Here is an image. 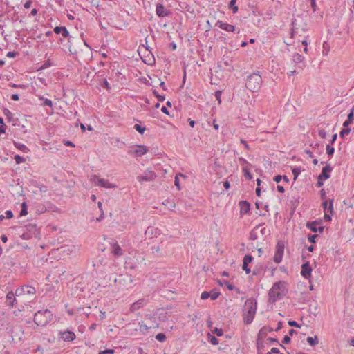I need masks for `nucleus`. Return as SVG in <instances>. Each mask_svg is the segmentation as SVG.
<instances>
[{
  "mask_svg": "<svg viewBox=\"0 0 354 354\" xmlns=\"http://www.w3.org/2000/svg\"><path fill=\"white\" fill-rule=\"evenodd\" d=\"M326 153L328 156L331 157L333 156L335 152V148L332 147L330 145H327L326 147Z\"/></svg>",
  "mask_w": 354,
  "mask_h": 354,
  "instance_id": "ea45409f",
  "label": "nucleus"
},
{
  "mask_svg": "<svg viewBox=\"0 0 354 354\" xmlns=\"http://www.w3.org/2000/svg\"><path fill=\"white\" fill-rule=\"evenodd\" d=\"M267 341L270 342V343H277V344H279L281 347H282L283 348H286L284 346H283L281 344H280L278 341V339L277 338H274V337H268L267 339Z\"/></svg>",
  "mask_w": 354,
  "mask_h": 354,
  "instance_id": "8fccbe9b",
  "label": "nucleus"
},
{
  "mask_svg": "<svg viewBox=\"0 0 354 354\" xmlns=\"http://www.w3.org/2000/svg\"><path fill=\"white\" fill-rule=\"evenodd\" d=\"M318 135L322 139H325L327 136V133L324 129H319Z\"/></svg>",
  "mask_w": 354,
  "mask_h": 354,
  "instance_id": "3c124183",
  "label": "nucleus"
},
{
  "mask_svg": "<svg viewBox=\"0 0 354 354\" xmlns=\"http://www.w3.org/2000/svg\"><path fill=\"white\" fill-rule=\"evenodd\" d=\"M179 176L183 177V178H185V176L184 174H180V173H178V174H177L176 175L175 180H174V184L176 186L178 190H180L181 189V187L180 185V181H179V178H178Z\"/></svg>",
  "mask_w": 354,
  "mask_h": 354,
  "instance_id": "c9c22d12",
  "label": "nucleus"
},
{
  "mask_svg": "<svg viewBox=\"0 0 354 354\" xmlns=\"http://www.w3.org/2000/svg\"><path fill=\"white\" fill-rule=\"evenodd\" d=\"M332 171L333 167L329 164H327L322 168V172L318 176L327 180L330 177V173Z\"/></svg>",
  "mask_w": 354,
  "mask_h": 354,
  "instance_id": "aec40b11",
  "label": "nucleus"
},
{
  "mask_svg": "<svg viewBox=\"0 0 354 354\" xmlns=\"http://www.w3.org/2000/svg\"><path fill=\"white\" fill-rule=\"evenodd\" d=\"M36 294V289L35 287L30 285H24L17 288L15 290L16 296H21L23 295H34Z\"/></svg>",
  "mask_w": 354,
  "mask_h": 354,
  "instance_id": "6e6552de",
  "label": "nucleus"
},
{
  "mask_svg": "<svg viewBox=\"0 0 354 354\" xmlns=\"http://www.w3.org/2000/svg\"><path fill=\"white\" fill-rule=\"evenodd\" d=\"M209 297L212 300L216 299L221 294L219 292L216 291V290H212L211 292H209Z\"/></svg>",
  "mask_w": 354,
  "mask_h": 354,
  "instance_id": "a19ab883",
  "label": "nucleus"
},
{
  "mask_svg": "<svg viewBox=\"0 0 354 354\" xmlns=\"http://www.w3.org/2000/svg\"><path fill=\"white\" fill-rule=\"evenodd\" d=\"M3 113L9 122L13 120V114L8 109H6L3 111Z\"/></svg>",
  "mask_w": 354,
  "mask_h": 354,
  "instance_id": "79ce46f5",
  "label": "nucleus"
},
{
  "mask_svg": "<svg viewBox=\"0 0 354 354\" xmlns=\"http://www.w3.org/2000/svg\"><path fill=\"white\" fill-rule=\"evenodd\" d=\"M323 48H324L323 54L327 55L328 52L329 51V46L327 42H324L323 44Z\"/></svg>",
  "mask_w": 354,
  "mask_h": 354,
  "instance_id": "052dcab7",
  "label": "nucleus"
},
{
  "mask_svg": "<svg viewBox=\"0 0 354 354\" xmlns=\"http://www.w3.org/2000/svg\"><path fill=\"white\" fill-rule=\"evenodd\" d=\"M240 214L244 215L248 213L250 210V204L247 201H241L239 202Z\"/></svg>",
  "mask_w": 354,
  "mask_h": 354,
  "instance_id": "412c9836",
  "label": "nucleus"
},
{
  "mask_svg": "<svg viewBox=\"0 0 354 354\" xmlns=\"http://www.w3.org/2000/svg\"><path fill=\"white\" fill-rule=\"evenodd\" d=\"M13 144L17 149H18L19 150L21 151L24 153H28L29 151V149L23 143L14 141Z\"/></svg>",
  "mask_w": 354,
  "mask_h": 354,
  "instance_id": "c85d7f7f",
  "label": "nucleus"
},
{
  "mask_svg": "<svg viewBox=\"0 0 354 354\" xmlns=\"http://www.w3.org/2000/svg\"><path fill=\"white\" fill-rule=\"evenodd\" d=\"M317 238V234H314V235H310L308 238L309 242L312 243H315L316 242V239Z\"/></svg>",
  "mask_w": 354,
  "mask_h": 354,
  "instance_id": "13d9d810",
  "label": "nucleus"
},
{
  "mask_svg": "<svg viewBox=\"0 0 354 354\" xmlns=\"http://www.w3.org/2000/svg\"><path fill=\"white\" fill-rule=\"evenodd\" d=\"M350 132H351L350 128L344 127L340 131V133H339L340 137L344 138L346 135H348V133H350Z\"/></svg>",
  "mask_w": 354,
  "mask_h": 354,
  "instance_id": "c03bdc74",
  "label": "nucleus"
},
{
  "mask_svg": "<svg viewBox=\"0 0 354 354\" xmlns=\"http://www.w3.org/2000/svg\"><path fill=\"white\" fill-rule=\"evenodd\" d=\"M253 260V257L250 254H246L243 257L242 268L245 271L247 274L251 272L250 268L248 267V264L250 263Z\"/></svg>",
  "mask_w": 354,
  "mask_h": 354,
  "instance_id": "a211bd4d",
  "label": "nucleus"
},
{
  "mask_svg": "<svg viewBox=\"0 0 354 354\" xmlns=\"http://www.w3.org/2000/svg\"><path fill=\"white\" fill-rule=\"evenodd\" d=\"M58 337L64 342H73L76 338L75 334L71 330L59 331Z\"/></svg>",
  "mask_w": 354,
  "mask_h": 354,
  "instance_id": "f8f14e48",
  "label": "nucleus"
},
{
  "mask_svg": "<svg viewBox=\"0 0 354 354\" xmlns=\"http://www.w3.org/2000/svg\"><path fill=\"white\" fill-rule=\"evenodd\" d=\"M148 303V299L142 298L140 299L137 300L136 301L133 302L130 307V311L131 313H135L138 310L142 308V307L145 306Z\"/></svg>",
  "mask_w": 354,
  "mask_h": 354,
  "instance_id": "ddd939ff",
  "label": "nucleus"
},
{
  "mask_svg": "<svg viewBox=\"0 0 354 354\" xmlns=\"http://www.w3.org/2000/svg\"><path fill=\"white\" fill-rule=\"evenodd\" d=\"M243 171L244 172V176H245V178L248 179V180H251L252 179V174L250 173V171L246 168V167H244L243 169Z\"/></svg>",
  "mask_w": 354,
  "mask_h": 354,
  "instance_id": "49530a36",
  "label": "nucleus"
},
{
  "mask_svg": "<svg viewBox=\"0 0 354 354\" xmlns=\"http://www.w3.org/2000/svg\"><path fill=\"white\" fill-rule=\"evenodd\" d=\"M42 105L44 106L52 107L53 102H52V101L46 98V99L44 100V102H42Z\"/></svg>",
  "mask_w": 354,
  "mask_h": 354,
  "instance_id": "603ef678",
  "label": "nucleus"
},
{
  "mask_svg": "<svg viewBox=\"0 0 354 354\" xmlns=\"http://www.w3.org/2000/svg\"><path fill=\"white\" fill-rule=\"evenodd\" d=\"M53 317L50 310H39L35 313L34 322L39 326H45L52 321Z\"/></svg>",
  "mask_w": 354,
  "mask_h": 354,
  "instance_id": "20e7f679",
  "label": "nucleus"
},
{
  "mask_svg": "<svg viewBox=\"0 0 354 354\" xmlns=\"http://www.w3.org/2000/svg\"><path fill=\"white\" fill-rule=\"evenodd\" d=\"M306 227L313 232H319L322 233L324 231V227L319 225V223L316 221L313 222H308Z\"/></svg>",
  "mask_w": 354,
  "mask_h": 354,
  "instance_id": "dca6fc26",
  "label": "nucleus"
},
{
  "mask_svg": "<svg viewBox=\"0 0 354 354\" xmlns=\"http://www.w3.org/2000/svg\"><path fill=\"white\" fill-rule=\"evenodd\" d=\"M153 93L157 97V98L158 99V100L160 102H163L165 100V96L158 94V93L157 92V90H153Z\"/></svg>",
  "mask_w": 354,
  "mask_h": 354,
  "instance_id": "5fc2aeb1",
  "label": "nucleus"
},
{
  "mask_svg": "<svg viewBox=\"0 0 354 354\" xmlns=\"http://www.w3.org/2000/svg\"><path fill=\"white\" fill-rule=\"evenodd\" d=\"M24 227L25 232L23 234V239H28L39 234V229L35 223H28Z\"/></svg>",
  "mask_w": 354,
  "mask_h": 354,
  "instance_id": "423d86ee",
  "label": "nucleus"
},
{
  "mask_svg": "<svg viewBox=\"0 0 354 354\" xmlns=\"http://www.w3.org/2000/svg\"><path fill=\"white\" fill-rule=\"evenodd\" d=\"M288 323L289 326H293V327H296V328H300V326L299 325V324L296 321L290 320V321H288Z\"/></svg>",
  "mask_w": 354,
  "mask_h": 354,
  "instance_id": "bf43d9fd",
  "label": "nucleus"
},
{
  "mask_svg": "<svg viewBox=\"0 0 354 354\" xmlns=\"http://www.w3.org/2000/svg\"><path fill=\"white\" fill-rule=\"evenodd\" d=\"M312 268L309 261H306L301 266V275L306 279L311 277Z\"/></svg>",
  "mask_w": 354,
  "mask_h": 354,
  "instance_id": "4468645a",
  "label": "nucleus"
},
{
  "mask_svg": "<svg viewBox=\"0 0 354 354\" xmlns=\"http://www.w3.org/2000/svg\"><path fill=\"white\" fill-rule=\"evenodd\" d=\"M15 292L14 293L12 291H10L6 295V299L9 301V306L10 307H14L16 302V298L15 297Z\"/></svg>",
  "mask_w": 354,
  "mask_h": 354,
  "instance_id": "a878e982",
  "label": "nucleus"
},
{
  "mask_svg": "<svg viewBox=\"0 0 354 354\" xmlns=\"http://www.w3.org/2000/svg\"><path fill=\"white\" fill-rule=\"evenodd\" d=\"M216 26H218L220 28L227 31V32H236V28L234 26L224 23L222 21L218 20L216 23Z\"/></svg>",
  "mask_w": 354,
  "mask_h": 354,
  "instance_id": "2eb2a0df",
  "label": "nucleus"
},
{
  "mask_svg": "<svg viewBox=\"0 0 354 354\" xmlns=\"http://www.w3.org/2000/svg\"><path fill=\"white\" fill-rule=\"evenodd\" d=\"M284 252V243L283 241H278L276 245L274 261L276 263L281 262Z\"/></svg>",
  "mask_w": 354,
  "mask_h": 354,
  "instance_id": "9d476101",
  "label": "nucleus"
},
{
  "mask_svg": "<svg viewBox=\"0 0 354 354\" xmlns=\"http://www.w3.org/2000/svg\"><path fill=\"white\" fill-rule=\"evenodd\" d=\"M156 339L160 342H164L166 340V335L165 333H160L156 335Z\"/></svg>",
  "mask_w": 354,
  "mask_h": 354,
  "instance_id": "37998d69",
  "label": "nucleus"
},
{
  "mask_svg": "<svg viewBox=\"0 0 354 354\" xmlns=\"http://www.w3.org/2000/svg\"><path fill=\"white\" fill-rule=\"evenodd\" d=\"M260 233L262 236H266L268 234H270L269 230H268L266 227H263L260 230Z\"/></svg>",
  "mask_w": 354,
  "mask_h": 354,
  "instance_id": "680f3d73",
  "label": "nucleus"
},
{
  "mask_svg": "<svg viewBox=\"0 0 354 354\" xmlns=\"http://www.w3.org/2000/svg\"><path fill=\"white\" fill-rule=\"evenodd\" d=\"M145 84L147 86H151L153 88H158L165 84V82L161 81L157 76L150 77L148 76L147 79L145 80Z\"/></svg>",
  "mask_w": 354,
  "mask_h": 354,
  "instance_id": "9b49d317",
  "label": "nucleus"
},
{
  "mask_svg": "<svg viewBox=\"0 0 354 354\" xmlns=\"http://www.w3.org/2000/svg\"><path fill=\"white\" fill-rule=\"evenodd\" d=\"M236 0H231L229 3V8L232 10V12L236 13L238 12L239 8L236 6Z\"/></svg>",
  "mask_w": 354,
  "mask_h": 354,
  "instance_id": "f704fd0d",
  "label": "nucleus"
},
{
  "mask_svg": "<svg viewBox=\"0 0 354 354\" xmlns=\"http://www.w3.org/2000/svg\"><path fill=\"white\" fill-rule=\"evenodd\" d=\"M266 346L263 339H257V349L258 354H263L265 350Z\"/></svg>",
  "mask_w": 354,
  "mask_h": 354,
  "instance_id": "bb28decb",
  "label": "nucleus"
},
{
  "mask_svg": "<svg viewBox=\"0 0 354 354\" xmlns=\"http://www.w3.org/2000/svg\"><path fill=\"white\" fill-rule=\"evenodd\" d=\"M262 84V77L259 73H254L248 76L245 86L246 88H260Z\"/></svg>",
  "mask_w": 354,
  "mask_h": 354,
  "instance_id": "39448f33",
  "label": "nucleus"
},
{
  "mask_svg": "<svg viewBox=\"0 0 354 354\" xmlns=\"http://www.w3.org/2000/svg\"><path fill=\"white\" fill-rule=\"evenodd\" d=\"M266 271V268L263 264L261 263L259 265H257L256 268L253 270L252 274L253 275H259L261 273V272Z\"/></svg>",
  "mask_w": 354,
  "mask_h": 354,
  "instance_id": "c756f323",
  "label": "nucleus"
},
{
  "mask_svg": "<svg viewBox=\"0 0 354 354\" xmlns=\"http://www.w3.org/2000/svg\"><path fill=\"white\" fill-rule=\"evenodd\" d=\"M54 32L56 34H62L64 37H69V32L65 26H56L54 28Z\"/></svg>",
  "mask_w": 354,
  "mask_h": 354,
  "instance_id": "5701e85b",
  "label": "nucleus"
},
{
  "mask_svg": "<svg viewBox=\"0 0 354 354\" xmlns=\"http://www.w3.org/2000/svg\"><path fill=\"white\" fill-rule=\"evenodd\" d=\"M114 353H115V351L113 349H106V350L101 351L100 353V354H105V353L113 354Z\"/></svg>",
  "mask_w": 354,
  "mask_h": 354,
  "instance_id": "69168bd1",
  "label": "nucleus"
},
{
  "mask_svg": "<svg viewBox=\"0 0 354 354\" xmlns=\"http://www.w3.org/2000/svg\"><path fill=\"white\" fill-rule=\"evenodd\" d=\"M133 128L140 134H143L146 130V127L145 126H142L139 124H136Z\"/></svg>",
  "mask_w": 354,
  "mask_h": 354,
  "instance_id": "58836bf2",
  "label": "nucleus"
},
{
  "mask_svg": "<svg viewBox=\"0 0 354 354\" xmlns=\"http://www.w3.org/2000/svg\"><path fill=\"white\" fill-rule=\"evenodd\" d=\"M324 219L326 221H331V214L329 212H325L324 214Z\"/></svg>",
  "mask_w": 354,
  "mask_h": 354,
  "instance_id": "774afa93",
  "label": "nucleus"
},
{
  "mask_svg": "<svg viewBox=\"0 0 354 354\" xmlns=\"http://www.w3.org/2000/svg\"><path fill=\"white\" fill-rule=\"evenodd\" d=\"M91 180L97 186L104 188H115L117 186L108 180L104 178H100L97 175H93L91 177Z\"/></svg>",
  "mask_w": 354,
  "mask_h": 354,
  "instance_id": "1a4fd4ad",
  "label": "nucleus"
},
{
  "mask_svg": "<svg viewBox=\"0 0 354 354\" xmlns=\"http://www.w3.org/2000/svg\"><path fill=\"white\" fill-rule=\"evenodd\" d=\"M292 59L295 64H301L303 62L304 57L299 53H295L292 56Z\"/></svg>",
  "mask_w": 354,
  "mask_h": 354,
  "instance_id": "7c9ffc66",
  "label": "nucleus"
},
{
  "mask_svg": "<svg viewBox=\"0 0 354 354\" xmlns=\"http://www.w3.org/2000/svg\"><path fill=\"white\" fill-rule=\"evenodd\" d=\"M347 119L351 122H353V120H354L353 109H352L351 112L348 113Z\"/></svg>",
  "mask_w": 354,
  "mask_h": 354,
  "instance_id": "0e129e2a",
  "label": "nucleus"
},
{
  "mask_svg": "<svg viewBox=\"0 0 354 354\" xmlns=\"http://www.w3.org/2000/svg\"><path fill=\"white\" fill-rule=\"evenodd\" d=\"M156 12L157 15L160 17L168 16L170 14V11L169 10H167L165 8V6L161 3H158L156 6Z\"/></svg>",
  "mask_w": 354,
  "mask_h": 354,
  "instance_id": "6ab92c4d",
  "label": "nucleus"
},
{
  "mask_svg": "<svg viewBox=\"0 0 354 354\" xmlns=\"http://www.w3.org/2000/svg\"><path fill=\"white\" fill-rule=\"evenodd\" d=\"M209 341L213 345H217L219 343L218 339L214 336L209 337Z\"/></svg>",
  "mask_w": 354,
  "mask_h": 354,
  "instance_id": "864d4df0",
  "label": "nucleus"
},
{
  "mask_svg": "<svg viewBox=\"0 0 354 354\" xmlns=\"http://www.w3.org/2000/svg\"><path fill=\"white\" fill-rule=\"evenodd\" d=\"M273 331V329L269 326H263L262 327L257 335V338L264 339L266 337L268 333H271Z\"/></svg>",
  "mask_w": 354,
  "mask_h": 354,
  "instance_id": "4be33fe9",
  "label": "nucleus"
},
{
  "mask_svg": "<svg viewBox=\"0 0 354 354\" xmlns=\"http://www.w3.org/2000/svg\"><path fill=\"white\" fill-rule=\"evenodd\" d=\"M111 252L115 256H121L123 254L121 247L116 241L111 244Z\"/></svg>",
  "mask_w": 354,
  "mask_h": 354,
  "instance_id": "b1692460",
  "label": "nucleus"
},
{
  "mask_svg": "<svg viewBox=\"0 0 354 354\" xmlns=\"http://www.w3.org/2000/svg\"><path fill=\"white\" fill-rule=\"evenodd\" d=\"M257 308V302L255 299H248L243 308V322L245 324H250L252 322L256 315Z\"/></svg>",
  "mask_w": 354,
  "mask_h": 354,
  "instance_id": "7ed1b4c3",
  "label": "nucleus"
},
{
  "mask_svg": "<svg viewBox=\"0 0 354 354\" xmlns=\"http://www.w3.org/2000/svg\"><path fill=\"white\" fill-rule=\"evenodd\" d=\"M324 212H329L330 214L333 213V201L330 200L328 205V201H325L322 203Z\"/></svg>",
  "mask_w": 354,
  "mask_h": 354,
  "instance_id": "393cba45",
  "label": "nucleus"
},
{
  "mask_svg": "<svg viewBox=\"0 0 354 354\" xmlns=\"http://www.w3.org/2000/svg\"><path fill=\"white\" fill-rule=\"evenodd\" d=\"M152 326H148L147 325H146L144 322H140L139 323V330L142 333V334H146L147 332L148 331V330L149 328H151Z\"/></svg>",
  "mask_w": 354,
  "mask_h": 354,
  "instance_id": "2f4dec72",
  "label": "nucleus"
},
{
  "mask_svg": "<svg viewBox=\"0 0 354 354\" xmlns=\"http://www.w3.org/2000/svg\"><path fill=\"white\" fill-rule=\"evenodd\" d=\"M209 297V293L207 291H203L201 295V299L203 300L207 299Z\"/></svg>",
  "mask_w": 354,
  "mask_h": 354,
  "instance_id": "6e6d98bb",
  "label": "nucleus"
},
{
  "mask_svg": "<svg viewBox=\"0 0 354 354\" xmlns=\"http://www.w3.org/2000/svg\"><path fill=\"white\" fill-rule=\"evenodd\" d=\"M14 158L16 164L17 165H19L25 161V158L19 155H15Z\"/></svg>",
  "mask_w": 354,
  "mask_h": 354,
  "instance_id": "a18cd8bd",
  "label": "nucleus"
},
{
  "mask_svg": "<svg viewBox=\"0 0 354 354\" xmlns=\"http://www.w3.org/2000/svg\"><path fill=\"white\" fill-rule=\"evenodd\" d=\"M218 283L221 286H225L228 290H233L235 287L233 284L229 283L226 280H219L218 281Z\"/></svg>",
  "mask_w": 354,
  "mask_h": 354,
  "instance_id": "473e14b6",
  "label": "nucleus"
},
{
  "mask_svg": "<svg viewBox=\"0 0 354 354\" xmlns=\"http://www.w3.org/2000/svg\"><path fill=\"white\" fill-rule=\"evenodd\" d=\"M222 91H223V90H216V91L215 92V94H214L215 97L219 104L221 103Z\"/></svg>",
  "mask_w": 354,
  "mask_h": 354,
  "instance_id": "de8ad7c7",
  "label": "nucleus"
},
{
  "mask_svg": "<svg viewBox=\"0 0 354 354\" xmlns=\"http://www.w3.org/2000/svg\"><path fill=\"white\" fill-rule=\"evenodd\" d=\"M317 180H317V187H322L323 185H324V181L326 180L322 178H321V177H319V176H318Z\"/></svg>",
  "mask_w": 354,
  "mask_h": 354,
  "instance_id": "4d7b16f0",
  "label": "nucleus"
},
{
  "mask_svg": "<svg viewBox=\"0 0 354 354\" xmlns=\"http://www.w3.org/2000/svg\"><path fill=\"white\" fill-rule=\"evenodd\" d=\"M5 214H6L5 217L8 219H10L13 217V214L11 210L6 211Z\"/></svg>",
  "mask_w": 354,
  "mask_h": 354,
  "instance_id": "e2e57ef3",
  "label": "nucleus"
},
{
  "mask_svg": "<svg viewBox=\"0 0 354 354\" xmlns=\"http://www.w3.org/2000/svg\"><path fill=\"white\" fill-rule=\"evenodd\" d=\"M286 284L285 281H279L272 285L268 291V300L270 302L275 303L283 298L287 291Z\"/></svg>",
  "mask_w": 354,
  "mask_h": 354,
  "instance_id": "f257e3e1",
  "label": "nucleus"
},
{
  "mask_svg": "<svg viewBox=\"0 0 354 354\" xmlns=\"http://www.w3.org/2000/svg\"><path fill=\"white\" fill-rule=\"evenodd\" d=\"M301 167H295L292 168V172L294 176L295 181L297 179L298 176L301 174Z\"/></svg>",
  "mask_w": 354,
  "mask_h": 354,
  "instance_id": "4c0bfd02",
  "label": "nucleus"
},
{
  "mask_svg": "<svg viewBox=\"0 0 354 354\" xmlns=\"http://www.w3.org/2000/svg\"><path fill=\"white\" fill-rule=\"evenodd\" d=\"M290 342L291 339L288 335H286L282 340L283 344H289Z\"/></svg>",
  "mask_w": 354,
  "mask_h": 354,
  "instance_id": "338daca9",
  "label": "nucleus"
},
{
  "mask_svg": "<svg viewBox=\"0 0 354 354\" xmlns=\"http://www.w3.org/2000/svg\"><path fill=\"white\" fill-rule=\"evenodd\" d=\"M263 224H260L257 226H255L250 232V236L249 239L252 241H255L258 239V230L260 226L263 225Z\"/></svg>",
  "mask_w": 354,
  "mask_h": 354,
  "instance_id": "cd10ccee",
  "label": "nucleus"
},
{
  "mask_svg": "<svg viewBox=\"0 0 354 354\" xmlns=\"http://www.w3.org/2000/svg\"><path fill=\"white\" fill-rule=\"evenodd\" d=\"M212 333L216 334L218 337H221L223 335V331L221 328H214Z\"/></svg>",
  "mask_w": 354,
  "mask_h": 354,
  "instance_id": "09e8293b",
  "label": "nucleus"
},
{
  "mask_svg": "<svg viewBox=\"0 0 354 354\" xmlns=\"http://www.w3.org/2000/svg\"><path fill=\"white\" fill-rule=\"evenodd\" d=\"M306 341L310 346H313L318 344V338L317 336H315L314 337H308Z\"/></svg>",
  "mask_w": 354,
  "mask_h": 354,
  "instance_id": "e433bc0d",
  "label": "nucleus"
},
{
  "mask_svg": "<svg viewBox=\"0 0 354 354\" xmlns=\"http://www.w3.org/2000/svg\"><path fill=\"white\" fill-rule=\"evenodd\" d=\"M148 148L145 145H138L137 148L133 151V154L136 156H142L147 153ZM129 154H132L133 152L131 150L128 151Z\"/></svg>",
  "mask_w": 354,
  "mask_h": 354,
  "instance_id": "f3484780",
  "label": "nucleus"
},
{
  "mask_svg": "<svg viewBox=\"0 0 354 354\" xmlns=\"http://www.w3.org/2000/svg\"><path fill=\"white\" fill-rule=\"evenodd\" d=\"M308 31L307 24L301 16H297L292 21L291 38L300 37L306 38Z\"/></svg>",
  "mask_w": 354,
  "mask_h": 354,
  "instance_id": "f03ea898",
  "label": "nucleus"
},
{
  "mask_svg": "<svg viewBox=\"0 0 354 354\" xmlns=\"http://www.w3.org/2000/svg\"><path fill=\"white\" fill-rule=\"evenodd\" d=\"M156 176V174L151 169V168H147L142 175L137 176V180L140 183L151 182L153 180Z\"/></svg>",
  "mask_w": 354,
  "mask_h": 354,
  "instance_id": "0eeeda50",
  "label": "nucleus"
},
{
  "mask_svg": "<svg viewBox=\"0 0 354 354\" xmlns=\"http://www.w3.org/2000/svg\"><path fill=\"white\" fill-rule=\"evenodd\" d=\"M27 214H28V205H27L26 202L24 201L21 203V209L20 211L19 215L21 216H24Z\"/></svg>",
  "mask_w": 354,
  "mask_h": 354,
  "instance_id": "72a5a7b5",
  "label": "nucleus"
}]
</instances>
